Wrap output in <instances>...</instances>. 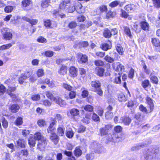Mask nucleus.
I'll return each instance as SVG.
<instances>
[{"mask_svg":"<svg viewBox=\"0 0 160 160\" xmlns=\"http://www.w3.org/2000/svg\"><path fill=\"white\" fill-rule=\"evenodd\" d=\"M112 66L115 71L122 73L125 69L124 66L119 62H114L112 64Z\"/></svg>","mask_w":160,"mask_h":160,"instance_id":"obj_1","label":"nucleus"},{"mask_svg":"<svg viewBox=\"0 0 160 160\" xmlns=\"http://www.w3.org/2000/svg\"><path fill=\"white\" fill-rule=\"evenodd\" d=\"M114 57H112L110 56L107 55L105 56L104 58V59L108 62L112 63L114 61H116L119 58V56L118 55V54L116 52L113 53Z\"/></svg>","mask_w":160,"mask_h":160,"instance_id":"obj_2","label":"nucleus"},{"mask_svg":"<svg viewBox=\"0 0 160 160\" xmlns=\"http://www.w3.org/2000/svg\"><path fill=\"white\" fill-rule=\"evenodd\" d=\"M111 128L112 126L110 125H106L104 127L101 128L100 129L101 135L103 136L108 134V130Z\"/></svg>","mask_w":160,"mask_h":160,"instance_id":"obj_3","label":"nucleus"},{"mask_svg":"<svg viewBox=\"0 0 160 160\" xmlns=\"http://www.w3.org/2000/svg\"><path fill=\"white\" fill-rule=\"evenodd\" d=\"M46 140V139H42V140H40L38 142L37 148L40 150L42 151L44 150L47 144Z\"/></svg>","mask_w":160,"mask_h":160,"instance_id":"obj_4","label":"nucleus"},{"mask_svg":"<svg viewBox=\"0 0 160 160\" xmlns=\"http://www.w3.org/2000/svg\"><path fill=\"white\" fill-rule=\"evenodd\" d=\"M50 139L55 145L58 144L59 140V137L55 133H52L50 135Z\"/></svg>","mask_w":160,"mask_h":160,"instance_id":"obj_5","label":"nucleus"},{"mask_svg":"<svg viewBox=\"0 0 160 160\" xmlns=\"http://www.w3.org/2000/svg\"><path fill=\"white\" fill-rule=\"evenodd\" d=\"M69 72L70 76L75 77L78 75V69L74 67H71L69 68Z\"/></svg>","mask_w":160,"mask_h":160,"instance_id":"obj_6","label":"nucleus"},{"mask_svg":"<svg viewBox=\"0 0 160 160\" xmlns=\"http://www.w3.org/2000/svg\"><path fill=\"white\" fill-rule=\"evenodd\" d=\"M3 36L5 39L8 40L11 39L12 37L11 30L9 29L6 30L5 33H3Z\"/></svg>","mask_w":160,"mask_h":160,"instance_id":"obj_7","label":"nucleus"},{"mask_svg":"<svg viewBox=\"0 0 160 160\" xmlns=\"http://www.w3.org/2000/svg\"><path fill=\"white\" fill-rule=\"evenodd\" d=\"M132 120L128 117L124 116L122 117L120 119V121L126 125H129L131 122Z\"/></svg>","mask_w":160,"mask_h":160,"instance_id":"obj_8","label":"nucleus"},{"mask_svg":"<svg viewBox=\"0 0 160 160\" xmlns=\"http://www.w3.org/2000/svg\"><path fill=\"white\" fill-rule=\"evenodd\" d=\"M64 129L65 128L63 124L62 123L59 124L57 128V134L60 136H63L64 134Z\"/></svg>","mask_w":160,"mask_h":160,"instance_id":"obj_9","label":"nucleus"},{"mask_svg":"<svg viewBox=\"0 0 160 160\" xmlns=\"http://www.w3.org/2000/svg\"><path fill=\"white\" fill-rule=\"evenodd\" d=\"M70 0H66L63 1L60 4L59 7L60 9L67 10V6L68 5L67 4L70 3Z\"/></svg>","mask_w":160,"mask_h":160,"instance_id":"obj_10","label":"nucleus"},{"mask_svg":"<svg viewBox=\"0 0 160 160\" xmlns=\"http://www.w3.org/2000/svg\"><path fill=\"white\" fill-rule=\"evenodd\" d=\"M19 109L20 106L18 104H14L10 105V109L12 112L16 113L17 112Z\"/></svg>","mask_w":160,"mask_h":160,"instance_id":"obj_11","label":"nucleus"},{"mask_svg":"<svg viewBox=\"0 0 160 160\" xmlns=\"http://www.w3.org/2000/svg\"><path fill=\"white\" fill-rule=\"evenodd\" d=\"M77 55L78 57L80 58L79 62H80L85 63L87 61L88 58L85 55H83L82 53H78Z\"/></svg>","mask_w":160,"mask_h":160,"instance_id":"obj_12","label":"nucleus"},{"mask_svg":"<svg viewBox=\"0 0 160 160\" xmlns=\"http://www.w3.org/2000/svg\"><path fill=\"white\" fill-rule=\"evenodd\" d=\"M22 19L23 20L27 22H29L32 26L36 25L38 22V20L36 19H30L29 18L24 16L23 17Z\"/></svg>","mask_w":160,"mask_h":160,"instance_id":"obj_13","label":"nucleus"},{"mask_svg":"<svg viewBox=\"0 0 160 160\" xmlns=\"http://www.w3.org/2000/svg\"><path fill=\"white\" fill-rule=\"evenodd\" d=\"M147 144L145 143H140L137 145L135 146L132 147L131 148L132 151L137 150H139L142 148L145 147Z\"/></svg>","mask_w":160,"mask_h":160,"instance_id":"obj_14","label":"nucleus"},{"mask_svg":"<svg viewBox=\"0 0 160 160\" xmlns=\"http://www.w3.org/2000/svg\"><path fill=\"white\" fill-rule=\"evenodd\" d=\"M136 8L135 5L131 4L126 5L124 8L128 11H133L135 10Z\"/></svg>","mask_w":160,"mask_h":160,"instance_id":"obj_15","label":"nucleus"},{"mask_svg":"<svg viewBox=\"0 0 160 160\" xmlns=\"http://www.w3.org/2000/svg\"><path fill=\"white\" fill-rule=\"evenodd\" d=\"M146 99L147 103L149 107L150 111L151 112L153 110L154 107V104L152 100L150 98L148 97H147Z\"/></svg>","mask_w":160,"mask_h":160,"instance_id":"obj_16","label":"nucleus"},{"mask_svg":"<svg viewBox=\"0 0 160 160\" xmlns=\"http://www.w3.org/2000/svg\"><path fill=\"white\" fill-rule=\"evenodd\" d=\"M103 35L106 38H109L112 36L111 31L108 28L105 29L103 32Z\"/></svg>","mask_w":160,"mask_h":160,"instance_id":"obj_17","label":"nucleus"},{"mask_svg":"<svg viewBox=\"0 0 160 160\" xmlns=\"http://www.w3.org/2000/svg\"><path fill=\"white\" fill-rule=\"evenodd\" d=\"M141 27L143 30L145 31L148 30L149 28V25L148 23L146 22L143 21L141 22Z\"/></svg>","mask_w":160,"mask_h":160,"instance_id":"obj_18","label":"nucleus"},{"mask_svg":"<svg viewBox=\"0 0 160 160\" xmlns=\"http://www.w3.org/2000/svg\"><path fill=\"white\" fill-rule=\"evenodd\" d=\"M104 69L102 68L98 67L96 68L95 73L100 77L102 76L104 72Z\"/></svg>","mask_w":160,"mask_h":160,"instance_id":"obj_19","label":"nucleus"},{"mask_svg":"<svg viewBox=\"0 0 160 160\" xmlns=\"http://www.w3.org/2000/svg\"><path fill=\"white\" fill-rule=\"evenodd\" d=\"M70 112L72 116L75 117L78 116L79 114V112L77 109L72 108L70 111Z\"/></svg>","mask_w":160,"mask_h":160,"instance_id":"obj_20","label":"nucleus"},{"mask_svg":"<svg viewBox=\"0 0 160 160\" xmlns=\"http://www.w3.org/2000/svg\"><path fill=\"white\" fill-rule=\"evenodd\" d=\"M34 138L36 140H38L39 141L40 140H42V139H46L44 138L40 132H37L35 134L34 136Z\"/></svg>","mask_w":160,"mask_h":160,"instance_id":"obj_21","label":"nucleus"},{"mask_svg":"<svg viewBox=\"0 0 160 160\" xmlns=\"http://www.w3.org/2000/svg\"><path fill=\"white\" fill-rule=\"evenodd\" d=\"M61 107H63L65 105V101L62 100L61 98H55V100H54Z\"/></svg>","mask_w":160,"mask_h":160,"instance_id":"obj_22","label":"nucleus"},{"mask_svg":"<svg viewBox=\"0 0 160 160\" xmlns=\"http://www.w3.org/2000/svg\"><path fill=\"white\" fill-rule=\"evenodd\" d=\"M75 5H77L75 7V10L76 11L79 13H82V11L81 10L82 4L79 2H77L75 3Z\"/></svg>","mask_w":160,"mask_h":160,"instance_id":"obj_23","label":"nucleus"},{"mask_svg":"<svg viewBox=\"0 0 160 160\" xmlns=\"http://www.w3.org/2000/svg\"><path fill=\"white\" fill-rule=\"evenodd\" d=\"M111 48V44L110 42L109 43H104L103 44L102 47V49L105 51L110 49Z\"/></svg>","mask_w":160,"mask_h":160,"instance_id":"obj_24","label":"nucleus"},{"mask_svg":"<svg viewBox=\"0 0 160 160\" xmlns=\"http://www.w3.org/2000/svg\"><path fill=\"white\" fill-rule=\"evenodd\" d=\"M45 94L48 98L50 99L51 100H55V98L54 97L52 94V93L50 91H47L45 92Z\"/></svg>","mask_w":160,"mask_h":160,"instance_id":"obj_25","label":"nucleus"},{"mask_svg":"<svg viewBox=\"0 0 160 160\" xmlns=\"http://www.w3.org/2000/svg\"><path fill=\"white\" fill-rule=\"evenodd\" d=\"M58 72L61 75H64L67 73V68L65 66H62Z\"/></svg>","mask_w":160,"mask_h":160,"instance_id":"obj_26","label":"nucleus"},{"mask_svg":"<svg viewBox=\"0 0 160 160\" xmlns=\"http://www.w3.org/2000/svg\"><path fill=\"white\" fill-rule=\"evenodd\" d=\"M123 29L125 33L131 38L132 37V35L131 34L130 28L127 26H124L123 27Z\"/></svg>","mask_w":160,"mask_h":160,"instance_id":"obj_27","label":"nucleus"},{"mask_svg":"<svg viewBox=\"0 0 160 160\" xmlns=\"http://www.w3.org/2000/svg\"><path fill=\"white\" fill-rule=\"evenodd\" d=\"M151 42L155 47H158L160 46V42L158 39L156 38H152Z\"/></svg>","mask_w":160,"mask_h":160,"instance_id":"obj_28","label":"nucleus"},{"mask_svg":"<svg viewBox=\"0 0 160 160\" xmlns=\"http://www.w3.org/2000/svg\"><path fill=\"white\" fill-rule=\"evenodd\" d=\"M74 133L71 128H69L67 131L66 136L69 138H72L73 136Z\"/></svg>","mask_w":160,"mask_h":160,"instance_id":"obj_29","label":"nucleus"},{"mask_svg":"<svg viewBox=\"0 0 160 160\" xmlns=\"http://www.w3.org/2000/svg\"><path fill=\"white\" fill-rule=\"evenodd\" d=\"M116 49L118 52L121 55H122L124 52L122 47L120 44H118L116 46Z\"/></svg>","mask_w":160,"mask_h":160,"instance_id":"obj_30","label":"nucleus"},{"mask_svg":"<svg viewBox=\"0 0 160 160\" xmlns=\"http://www.w3.org/2000/svg\"><path fill=\"white\" fill-rule=\"evenodd\" d=\"M82 151L79 147H77L74 151V155L77 157L80 156L82 154Z\"/></svg>","mask_w":160,"mask_h":160,"instance_id":"obj_31","label":"nucleus"},{"mask_svg":"<svg viewBox=\"0 0 160 160\" xmlns=\"http://www.w3.org/2000/svg\"><path fill=\"white\" fill-rule=\"evenodd\" d=\"M35 139L32 137H30L28 139V143L30 147H33L35 145Z\"/></svg>","mask_w":160,"mask_h":160,"instance_id":"obj_32","label":"nucleus"},{"mask_svg":"<svg viewBox=\"0 0 160 160\" xmlns=\"http://www.w3.org/2000/svg\"><path fill=\"white\" fill-rule=\"evenodd\" d=\"M32 4V0H23L22 2L23 6L25 7L29 6Z\"/></svg>","mask_w":160,"mask_h":160,"instance_id":"obj_33","label":"nucleus"},{"mask_svg":"<svg viewBox=\"0 0 160 160\" xmlns=\"http://www.w3.org/2000/svg\"><path fill=\"white\" fill-rule=\"evenodd\" d=\"M105 116L106 119L110 120L113 117V114L111 112L107 111L105 113Z\"/></svg>","mask_w":160,"mask_h":160,"instance_id":"obj_34","label":"nucleus"},{"mask_svg":"<svg viewBox=\"0 0 160 160\" xmlns=\"http://www.w3.org/2000/svg\"><path fill=\"white\" fill-rule=\"evenodd\" d=\"M25 141L22 139H20L17 141V144L19 146L22 148H23L25 147Z\"/></svg>","mask_w":160,"mask_h":160,"instance_id":"obj_35","label":"nucleus"},{"mask_svg":"<svg viewBox=\"0 0 160 160\" xmlns=\"http://www.w3.org/2000/svg\"><path fill=\"white\" fill-rule=\"evenodd\" d=\"M91 86L96 88H98L101 86V84L98 81H92L91 82Z\"/></svg>","mask_w":160,"mask_h":160,"instance_id":"obj_36","label":"nucleus"},{"mask_svg":"<svg viewBox=\"0 0 160 160\" xmlns=\"http://www.w3.org/2000/svg\"><path fill=\"white\" fill-rule=\"evenodd\" d=\"M22 118L21 117H18L16 119L15 124L16 126H18L22 125Z\"/></svg>","mask_w":160,"mask_h":160,"instance_id":"obj_37","label":"nucleus"},{"mask_svg":"<svg viewBox=\"0 0 160 160\" xmlns=\"http://www.w3.org/2000/svg\"><path fill=\"white\" fill-rule=\"evenodd\" d=\"M119 76L116 77L114 79V82H115L117 84H119L121 83V80L120 77L122 75V73L121 72H119L118 73Z\"/></svg>","mask_w":160,"mask_h":160,"instance_id":"obj_38","label":"nucleus"},{"mask_svg":"<svg viewBox=\"0 0 160 160\" xmlns=\"http://www.w3.org/2000/svg\"><path fill=\"white\" fill-rule=\"evenodd\" d=\"M148 58L152 62L157 61L158 59V55L154 56H148Z\"/></svg>","mask_w":160,"mask_h":160,"instance_id":"obj_39","label":"nucleus"},{"mask_svg":"<svg viewBox=\"0 0 160 160\" xmlns=\"http://www.w3.org/2000/svg\"><path fill=\"white\" fill-rule=\"evenodd\" d=\"M154 6L157 8H160V0H152Z\"/></svg>","mask_w":160,"mask_h":160,"instance_id":"obj_40","label":"nucleus"},{"mask_svg":"<svg viewBox=\"0 0 160 160\" xmlns=\"http://www.w3.org/2000/svg\"><path fill=\"white\" fill-rule=\"evenodd\" d=\"M118 99L120 102H124L126 101V98L123 93H121L118 95Z\"/></svg>","mask_w":160,"mask_h":160,"instance_id":"obj_41","label":"nucleus"},{"mask_svg":"<svg viewBox=\"0 0 160 160\" xmlns=\"http://www.w3.org/2000/svg\"><path fill=\"white\" fill-rule=\"evenodd\" d=\"M12 46L11 43H9L5 45H2L0 47V50H3L5 49H9Z\"/></svg>","mask_w":160,"mask_h":160,"instance_id":"obj_42","label":"nucleus"},{"mask_svg":"<svg viewBox=\"0 0 160 160\" xmlns=\"http://www.w3.org/2000/svg\"><path fill=\"white\" fill-rule=\"evenodd\" d=\"M92 118L95 122H100V119L99 116L96 113H94L92 114Z\"/></svg>","mask_w":160,"mask_h":160,"instance_id":"obj_43","label":"nucleus"},{"mask_svg":"<svg viewBox=\"0 0 160 160\" xmlns=\"http://www.w3.org/2000/svg\"><path fill=\"white\" fill-rule=\"evenodd\" d=\"M36 73L38 77H42L44 75V70L42 69H39L37 71Z\"/></svg>","mask_w":160,"mask_h":160,"instance_id":"obj_44","label":"nucleus"},{"mask_svg":"<svg viewBox=\"0 0 160 160\" xmlns=\"http://www.w3.org/2000/svg\"><path fill=\"white\" fill-rule=\"evenodd\" d=\"M119 4V1H115L110 3L109 5L110 7L112 8H114L118 5Z\"/></svg>","mask_w":160,"mask_h":160,"instance_id":"obj_45","label":"nucleus"},{"mask_svg":"<svg viewBox=\"0 0 160 160\" xmlns=\"http://www.w3.org/2000/svg\"><path fill=\"white\" fill-rule=\"evenodd\" d=\"M2 125L4 128H6L8 127V123L4 118H2Z\"/></svg>","mask_w":160,"mask_h":160,"instance_id":"obj_46","label":"nucleus"},{"mask_svg":"<svg viewBox=\"0 0 160 160\" xmlns=\"http://www.w3.org/2000/svg\"><path fill=\"white\" fill-rule=\"evenodd\" d=\"M93 106L89 105L85 106L84 108V109L85 111L89 112H92L93 111Z\"/></svg>","mask_w":160,"mask_h":160,"instance_id":"obj_47","label":"nucleus"},{"mask_svg":"<svg viewBox=\"0 0 160 160\" xmlns=\"http://www.w3.org/2000/svg\"><path fill=\"white\" fill-rule=\"evenodd\" d=\"M49 0H43L41 4V6L44 8L48 7Z\"/></svg>","mask_w":160,"mask_h":160,"instance_id":"obj_48","label":"nucleus"},{"mask_svg":"<svg viewBox=\"0 0 160 160\" xmlns=\"http://www.w3.org/2000/svg\"><path fill=\"white\" fill-rule=\"evenodd\" d=\"M77 26V23L76 22L73 21L70 22L68 25V27L70 28H75Z\"/></svg>","mask_w":160,"mask_h":160,"instance_id":"obj_49","label":"nucleus"},{"mask_svg":"<svg viewBox=\"0 0 160 160\" xmlns=\"http://www.w3.org/2000/svg\"><path fill=\"white\" fill-rule=\"evenodd\" d=\"M38 125L40 127H44L46 124V122L42 119H40L37 122Z\"/></svg>","mask_w":160,"mask_h":160,"instance_id":"obj_50","label":"nucleus"},{"mask_svg":"<svg viewBox=\"0 0 160 160\" xmlns=\"http://www.w3.org/2000/svg\"><path fill=\"white\" fill-rule=\"evenodd\" d=\"M150 79L152 82L154 83L157 84L158 82V79L155 76H152L151 74L150 76Z\"/></svg>","mask_w":160,"mask_h":160,"instance_id":"obj_51","label":"nucleus"},{"mask_svg":"<svg viewBox=\"0 0 160 160\" xmlns=\"http://www.w3.org/2000/svg\"><path fill=\"white\" fill-rule=\"evenodd\" d=\"M53 55V52L51 51H47L45 52V55L47 57H51Z\"/></svg>","mask_w":160,"mask_h":160,"instance_id":"obj_52","label":"nucleus"},{"mask_svg":"<svg viewBox=\"0 0 160 160\" xmlns=\"http://www.w3.org/2000/svg\"><path fill=\"white\" fill-rule=\"evenodd\" d=\"M13 10V7L12 6H8L4 8L5 12L9 13L11 12Z\"/></svg>","mask_w":160,"mask_h":160,"instance_id":"obj_53","label":"nucleus"},{"mask_svg":"<svg viewBox=\"0 0 160 160\" xmlns=\"http://www.w3.org/2000/svg\"><path fill=\"white\" fill-rule=\"evenodd\" d=\"M121 16L125 18H127L128 16V13L122 9H121Z\"/></svg>","mask_w":160,"mask_h":160,"instance_id":"obj_54","label":"nucleus"},{"mask_svg":"<svg viewBox=\"0 0 160 160\" xmlns=\"http://www.w3.org/2000/svg\"><path fill=\"white\" fill-rule=\"evenodd\" d=\"M40 96L39 94L32 95L31 96V99L33 101H38L40 99Z\"/></svg>","mask_w":160,"mask_h":160,"instance_id":"obj_55","label":"nucleus"},{"mask_svg":"<svg viewBox=\"0 0 160 160\" xmlns=\"http://www.w3.org/2000/svg\"><path fill=\"white\" fill-rule=\"evenodd\" d=\"M122 128L120 126H116L114 128V130L115 132L118 133L121 132L122 131Z\"/></svg>","mask_w":160,"mask_h":160,"instance_id":"obj_56","label":"nucleus"},{"mask_svg":"<svg viewBox=\"0 0 160 160\" xmlns=\"http://www.w3.org/2000/svg\"><path fill=\"white\" fill-rule=\"evenodd\" d=\"M75 10V7L70 6L68 8L67 11L68 12L72 13Z\"/></svg>","mask_w":160,"mask_h":160,"instance_id":"obj_57","label":"nucleus"},{"mask_svg":"<svg viewBox=\"0 0 160 160\" xmlns=\"http://www.w3.org/2000/svg\"><path fill=\"white\" fill-rule=\"evenodd\" d=\"M62 116L60 114H56V118L58 120L59 124H61L62 123V124H63V122L62 121Z\"/></svg>","mask_w":160,"mask_h":160,"instance_id":"obj_58","label":"nucleus"},{"mask_svg":"<svg viewBox=\"0 0 160 160\" xmlns=\"http://www.w3.org/2000/svg\"><path fill=\"white\" fill-rule=\"evenodd\" d=\"M149 83V82L148 80H144L142 82V86L144 88H145L148 86Z\"/></svg>","mask_w":160,"mask_h":160,"instance_id":"obj_59","label":"nucleus"},{"mask_svg":"<svg viewBox=\"0 0 160 160\" xmlns=\"http://www.w3.org/2000/svg\"><path fill=\"white\" fill-rule=\"evenodd\" d=\"M95 65L97 66H102L104 65L103 62L101 60H96L94 62Z\"/></svg>","mask_w":160,"mask_h":160,"instance_id":"obj_60","label":"nucleus"},{"mask_svg":"<svg viewBox=\"0 0 160 160\" xmlns=\"http://www.w3.org/2000/svg\"><path fill=\"white\" fill-rule=\"evenodd\" d=\"M44 25L46 27L52 28V27L51 26V22L49 20H47L44 21Z\"/></svg>","mask_w":160,"mask_h":160,"instance_id":"obj_61","label":"nucleus"},{"mask_svg":"<svg viewBox=\"0 0 160 160\" xmlns=\"http://www.w3.org/2000/svg\"><path fill=\"white\" fill-rule=\"evenodd\" d=\"M94 91L96 92L97 94L99 95L100 96H101L102 95L103 91L101 88H97L95 89V90Z\"/></svg>","mask_w":160,"mask_h":160,"instance_id":"obj_62","label":"nucleus"},{"mask_svg":"<svg viewBox=\"0 0 160 160\" xmlns=\"http://www.w3.org/2000/svg\"><path fill=\"white\" fill-rule=\"evenodd\" d=\"M76 92L73 91H71L69 94V98L70 99H73L75 98L76 97Z\"/></svg>","mask_w":160,"mask_h":160,"instance_id":"obj_63","label":"nucleus"},{"mask_svg":"<svg viewBox=\"0 0 160 160\" xmlns=\"http://www.w3.org/2000/svg\"><path fill=\"white\" fill-rule=\"evenodd\" d=\"M139 109L140 110L143 112H144L146 113H148L147 112V110L146 107H144L143 105H140L139 106Z\"/></svg>","mask_w":160,"mask_h":160,"instance_id":"obj_64","label":"nucleus"}]
</instances>
